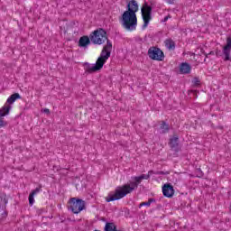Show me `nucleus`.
Wrapping results in <instances>:
<instances>
[{
	"label": "nucleus",
	"mask_w": 231,
	"mask_h": 231,
	"mask_svg": "<svg viewBox=\"0 0 231 231\" xmlns=\"http://www.w3.org/2000/svg\"><path fill=\"white\" fill-rule=\"evenodd\" d=\"M141 14L143 20V28H147L151 19H152V7L149 4L144 3L141 8Z\"/></svg>",
	"instance_id": "5"
},
{
	"label": "nucleus",
	"mask_w": 231,
	"mask_h": 231,
	"mask_svg": "<svg viewBox=\"0 0 231 231\" xmlns=\"http://www.w3.org/2000/svg\"><path fill=\"white\" fill-rule=\"evenodd\" d=\"M79 44L80 48H86V46H88L89 44V37L83 36L79 39Z\"/></svg>",
	"instance_id": "12"
},
{
	"label": "nucleus",
	"mask_w": 231,
	"mask_h": 231,
	"mask_svg": "<svg viewBox=\"0 0 231 231\" xmlns=\"http://www.w3.org/2000/svg\"><path fill=\"white\" fill-rule=\"evenodd\" d=\"M170 3V5H172L174 3V0H166Z\"/></svg>",
	"instance_id": "21"
},
{
	"label": "nucleus",
	"mask_w": 231,
	"mask_h": 231,
	"mask_svg": "<svg viewBox=\"0 0 231 231\" xmlns=\"http://www.w3.org/2000/svg\"><path fill=\"white\" fill-rule=\"evenodd\" d=\"M105 231H116V226L115 223H106L105 226Z\"/></svg>",
	"instance_id": "14"
},
{
	"label": "nucleus",
	"mask_w": 231,
	"mask_h": 231,
	"mask_svg": "<svg viewBox=\"0 0 231 231\" xmlns=\"http://www.w3.org/2000/svg\"><path fill=\"white\" fill-rule=\"evenodd\" d=\"M190 69L191 68H190V65H189V63H181L180 67V71L183 75H187L188 73H190Z\"/></svg>",
	"instance_id": "11"
},
{
	"label": "nucleus",
	"mask_w": 231,
	"mask_h": 231,
	"mask_svg": "<svg viewBox=\"0 0 231 231\" xmlns=\"http://www.w3.org/2000/svg\"><path fill=\"white\" fill-rule=\"evenodd\" d=\"M121 24L129 32L136 30V26L138 24L136 14L125 11L122 15Z\"/></svg>",
	"instance_id": "4"
},
{
	"label": "nucleus",
	"mask_w": 231,
	"mask_h": 231,
	"mask_svg": "<svg viewBox=\"0 0 231 231\" xmlns=\"http://www.w3.org/2000/svg\"><path fill=\"white\" fill-rule=\"evenodd\" d=\"M162 194L165 198H172L174 196V188L171 184H165L162 187Z\"/></svg>",
	"instance_id": "8"
},
{
	"label": "nucleus",
	"mask_w": 231,
	"mask_h": 231,
	"mask_svg": "<svg viewBox=\"0 0 231 231\" xmlns=\"http://www.w3.org/2000/svg\"><path fill=\"white\" fill-rule=\"evenodd\" d=\"M128 10L126 12H130L132 14H136L139 10L138 2L136 0H131L127 4Z\"/></svg>",
	"instance_id": "9"
},
{
	"label": "nucleus",
	"mask_w": 231,
	"mask_h": 231,
	"mask_svg": "<svg viewBox=\"0 0 231 231\" xmlns=\"http://www.w3.org/2000/svg\"><path fill=\"white\" fill-rule=\"evenodd\" d=\"M39 194V189H34L32 193L29 195V205H33L35 203V195Z\"/></svg>",
	"instance_id": "13"
},
{
	"label": "nucleus",
	"mask_w": 231,
	"mask_h": 231,
	"mask_svg": "<svg viewBox=\"0 0 231 231\" xmlns=\"http://www.w3.org/2000/svg\"><path fill=\"white\" fill-rule=\"evenodd\" d=\"M85 207V203L82 199H71L69 201V208L74 214H79L82 212V209Z\"/></svg>",
	"instance_id": "6"
},
{
	"label": "nucleus",
	"mask_w": 231,
	"mask_h": 231,
	"mask_svg": "<svg viewBox=\"0 0 231 231\" xmlns=\"http://www.w3.org/2000/svg\"><path fill=\"white\" fill-rule=\"evenodd\" d=\"M170 145L172 149H174V147H176V145H178V137H172L170 140Z\"/></svg>",
	"instance_id": "17"
},
{
	"label": "nucleus",
	"mask_w": 231,
	"mask_h": 231,
	"mask_svg": "<svg viewBox=\"0 0 231 231\" xmlns=\"http://www.w3.org/2000/svg\"><path fill=\"white\" fill-rule=\"evenodd\" d=\"M166 131H169V125L162 122L160 126V133H166Z\"/></svg>",
	"instance_id": "16"
},
{
	"label": "nucleus",
	"mask_w": 231,
	"mask_h": 231,
	"mask_svg": "<svg viewBox=\"0 0 231 231\" xmlns=\"http://www.w3.org/2000/svg\"><path fill=\"white\" fill-rule=\"evenodd\" d=\"M230 51H231V38H227L226 45L224 47L223 53L225 55V60H230Z\"/></svg>",
	"instance_id": "10"
},
{
	"label": "nucleus",
	"mask_w": 231,
	"mask_h": 231,
	"mask_svg": "<svg viewBox=\"0 0 231 231\" xmlns=\"http://www.w3.org/2000/svg\"><path fill=\"white\" fill-rule=\"evenodd\" d=\"M148 55L150 57V59H152V60H163V59H165V55H163V51H162V50H160V48H156V47H151L148 51Z\"/></svg>",
	"instance_id": "7"
},
{
	"label": "nucleus",
	"mask_w": 231,
	"mask_h": 231,
	"mask_svg": "<svg viewBox=\"0 0 231 231\" xmlns=\"http://www.w3.org/2000/svg\"><path fill=\"white\" fill-rule=\"evenodd\" d=\"M42 111H43V113L50 114V109H48V108H45V109H43Z\"/></svg>",
	"instance_id": "20"
},
{
	"label": "nucleus",
	"mask_w": 231,
	"mask_h": 231,
	"mask_svg": "<svg viewBox=\"0 0 231 231\" xmlns=\"http://www.w3.org/2000/svg\"><path fill=\"white\" fill-rule=\"evenodd\" d=\"M165 46L168 50H174V42L172 40H166Z\"/></svg>",
	"instance_id": "15"
},
{
	"label": "nucleus",
	"mask_w": 231,
	"mask_h": 231,
	"mask_svg": "<svg viewBox=\"0 0 231 231\" xmlns=\"http://www.w3.org/2000/svg\"><path fill=\"white\" fill-rule=\"evenodd\" d=\"M193 84L195 86H199V79H198V78L193 79Z\"/></svg>",
	"instance_id": "19"
},
{
	"label": "nucleus",
	"mask_w": 231,
	"mask_h": 231,
	"mask_svg": "<svg viewBox=\"0 0 231 231\" xmlns=\"http://www.w3.org/2000/svg\"><path fill=\"white\" fill-rule=\"evenodd\" d=\"M15 100H21V95H19V93L11 95L5 105L0 108V128L6 125L5 116H8V115H10V111H12L14 104H15Z\"/></svg>",
	"instance_id": "3"
},
{
	"label": "nucleus",
	"mask_w": 231,
	"mask_h": 231,
	"mask_svg": "<svg viewBox=\"0 0 231 231\" xmlns=\"http://www.w3.org/2000/svg\"><path fill=\"white\" fill-rule=\"evenodd\" d=\"M154 201L152 199H150L147 202H143L139 205V208H142V207H151V203Z\"/></svg>",
	"instance_id": "18"
},
{
	"label": "nucleus",
	"mask_w": 231,
	"mask_h": 231,
	"mask_svg": "<svg viewBox=\"0 0 231 231\" xmlns=\"http://www.w3.org/2000/svg\"><path fill=\"white\" fill-rule=\"evenodd\" d=\"M149 175H141L138 177H132L131 180L123 185L117 187L115 191L110 192L108 196L106 198V203H111V201H116L118 199H122V198H125L127 194H131L134 189H138V185L142 183V180H148Z\"/></svg>",
	"instance_id": "2"
},
{
	"label": "nucleus",
	"mask_w": 231,
	"mask_h": 231,
	"mask_svg": "<svg viewBox=\"0 0 231 231\" xmlns=\"http://www.w3.org/2000/svg\"><path fill=\"white\" fill-rule=\"evenodd\" d=\"M90 41L93 44L102 45L106 41V44L103 47L100 56L97 58L96 63H86L85 71L88 73H95V71H100L104 68V64L107 62L109 57H111V51H113V43L107 40V32L104 29H97L90 35Z\"/></svg>",
	"instance_id": "1"
}]
</instances>
